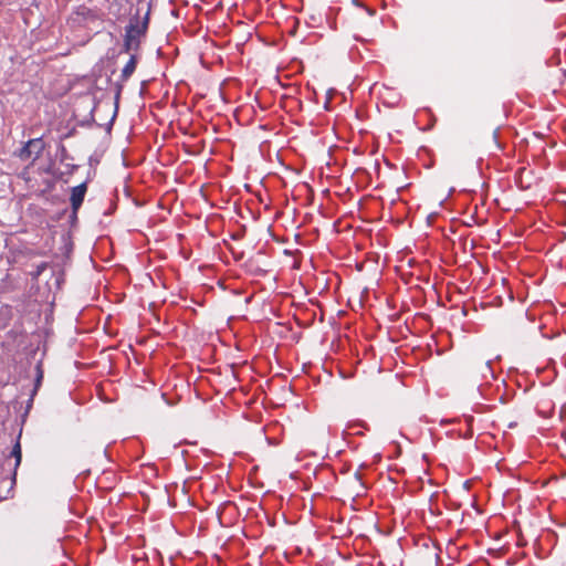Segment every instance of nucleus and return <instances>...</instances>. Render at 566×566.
I'll return each mask as SVG.
<instances>
[{
  "instance_id": "nucleus-1",
  "label": "nucleus",
  "mask_w": 566,
  "mask_h": 566,
  "mask_svg": "<svg viewBox=\"0 0 566 566\" xmlns=\"http://www.w3.org/2000/svg\"><path fill=\"white\" fill-rule=\"evenodd\" d=\"M138 13L137 10V15L130 19L125 30L124 51L127 53L138 51L142 38L145 36L148 29V12L143 20L139 19Z\"/></svg>"
},
{
  "instance_id": "nucleus-2",
  "label": "nucleus",
  "mask_w": 566,
  "mask_h": 566,
  "mask_svg": "<svg viewBox=\"0 0 566 566\" xmlns=\"http://www.w3.org/2000/svg\"><path fill=\"white\" fill-rule=\"evenodd\" d=\"M86 191H87L86 182H83V184L72 188L70 200H71V207H72L74 214H76L77 210L82 206Z\"/></svg>"
},
{
  "instance_id": "nucleus-5",
  "label": "nucleus",
  "mask_w": 566,
  "mask_h": 566,
  "mask_svg": "<svg viewBox=\"0 0 566 566\" xmlns=\"http://www.w3.org/2000/svg\"><path fill=\"white\" fill-rule=\"evenodd\" d=\"M11 455L15 459V468L20 465L21 462V446L17 442L11 451Z\"/></svg>"
},
{
  "instance_id": "nucleus-8",
  "label": "nucleus",
  "mask_w": 566,
  "mask_h": 566,
  "mask_svg": "<svg viewBox=\"0 0 566 566\" xmlns=\"http://www.w3.org/2000/svg\"><path fill=\"white\" fill-rule=\"evenodd\" d=\"M44 268H45V265H44V264L40 265V266L38 268L36 275H39V274L41 273V271H42Z\"/></svg>"
},
{
  "instance_id": "nucleus-4",
  "label": "nucleus",
  "mask_w": 566,
  "mask_h": 566,
  "mask_svg": "<svg viewBox=\"0 0 566 566\" xmlns=\"http://www.w3.org/2000/svg\"><path fill=\"white\" fill-rule=\"evenodd\" d=\"M136 65H137V56L135 54H132L128 62L122 70L120 77L124 82L127 81L133 75V73L136 70Z\"/></svg>"
},
{
  "instance_id": "nucleus-6",
  "label": "nucleus",
  "mask_w": 566,
  "mask_h": 566,
  "mask_svg": "<svg viewBox=\"0 0 566 566\" xmlns=\"http://www.w3.org/2000/svg\"><path fill=\"white\" fill-rule=\"evenodd\" d=\"M43 379V371H42V368H41V365L38 364L36 365V379H35V390L38 389V387L40 386L41 381Z\"/></svg>"
},
{
  "instance_id": "nucleus-7",
  "label": "nucleus",
  "mask_w": 566,
  "mask_h": 566,
  "mask_svg": "<svg viewBox=\"0 0 566 566\" xmlns=\"http://www.w3.org/2000/svg\"><path fill=\"white\" fill-rule=\"evenodd\" d=\"M32 151H28L27 144L23 146V148L20 150V158L21 159H29L32 156Z\"/></svg>"
},
{
  "instance_id": "nucleus-3",
  "label": "nucleus",
  "mask_w": 566,
  "mask_h": 566,
  "mask_svg": "<svg viewBox=\"0 0 566 566\" xmlns=\"http://www.w3.org/2000/svg\"><path fill=\"white\" fill-rule=\"evenodd\" d=\"M44 142L42 138H33L27 143L28 151H32L34 160L38 159L44 150Z\"/></svg>"
}]
</instances>
